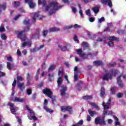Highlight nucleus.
<instances>
[{
  "instance_id": "nucleus-1",
  "label": "nucleus",
  "mask_w": 126,
  "mask_h": 126,
  "mask_svg": "<svg viewBox=\"0 0 126 126\" xmlns=\"http://www.w3.org/2000/svg\"><path fill=\"white\" fill-rule=\"evenodd\" d=\"M38 4H42L43 7H45V10L46 11H49V15H53V13L56 10H59L60 8L63 7L62 5H59V2L57 1H52L49 3L48 5H47V1L46 0H38Z\"/></svg>"
},
{
  "instance_id": "nucleus-2",
  "label": "nucleus",
  "mask_w": 126,
  "mask_h": 126,
  "mask_svg": "<svg viewBox=\"0 0 126 126\" xmlns=\"http://www.w3.org/2000/svg\"><path fill=\"white\" fill-rule=\"evenodd\" d=\"M113 115V111H108L104 110L102 114V119L97 117L94 120L95 125H99L100 126H106V122H105V116H112Z\"/></svg>"
},
{
  "instance_id": "nucleus-3",
  "label": "nucleus",
  "mask_w": 126,
  "mask_h": 126,
  "mask_svg": "<svg viewBox=\"0 0 126 126\" xmlns=\"http://www.w3.org/2000/svg\"><path fill=\"white\" fill-rule=\"evenodd\" d=\"M42 93L47 96L49 98H50V99H52V103L53 104V105H55V102H56V96L53 95L54 93L51 89L45 88L42 90Z\"/></svg>"
},
{
  "instance_id": "nucleus-4",
  "label": "nucleus",
  "mask_w": 126,
  "mask_h": 126,
  "mask_svg": "<svg viewBox=\"0 0 126 126\" xmlns=\"http://www.w3.org/2000/svg\"><path fill=\"white\" fill-rule=\"evenodd\" d=\"M30 31V28L27 27L24 31H22L21 32L16 31V34H17V36L22 41L25 42L26 41V39L27 37H26V35L25 34L26 32H29Z\"/></svg>"
},
{
  "instance_id": "nucleus-5",
  "label": "nucleus",
  "mask_w": 126,
  "mask_h": 126,
  "mask_svg": "<svg viewBox=\"0 0 126 126\" xmlns=\"http://www.w3.org/2000/svg\"><path fill=\"white\" fill-rule=\"evenodd\" d=\"M61 30L59 28H58L57 27H53L49 29L48 31L44 30L42 32V35L43 37H46L48 32L49 33H51V32H58V31H60Z\"/></svg>"
},
{
  "instance_id": "nucleus-6",
  "label": "nucleus",
  "mask_w": 126,
  "mask_h": 126,
  "mask_svg": "<svg viewBox=\"0 0 126 126\" xmlns=\"http://www.w3.org/2000/svg\"><path fill=\"white\" fill-rule=\"evenodd\" d=\"M61 111L62 112H63V113H64V112H68L69 114H72V108H71L70 106H62L61 107Z\"/></svg>"
},
{
  "instance_id": "nucleus-7",
  "label": "nucleus",
  "mask_w": 126,
  "mask_h": 126,
  "mask_svg": "<svg viewBox=\"0 0 126 126\" xmlns=\"http://www.w3.org/2000/svg\"><path fill=\"white\" fill-rule=\"evenodd\" d=\"M58 48H60V49L61 50V51H63V52H64L65 51H69L70 50V44H66L65 46H63L60 45H58Z\"/></svg>"
},
{
  "instance_id": "nucleus-8",
  "label": "nucleus",
  "mask_w": 126,
  "mask_h": 126,
  "mask_svg": "<svg viewBox=\"0 0 126 126\" xmlns=\"http://www.w3.org/2000/svg\"><path fill=\"white\" fill-rule=\"evenodd\" d=\"M100 2L102 3V4H108L109 7H113V3H112V0H101Z\"/></svg>"
},
{
  "instance_id": "nucleus-9",
  "label": "nucleus",
  "mask_w": 126,
  "mask_h": 126,
  "mask_svg": "<svg viewBox=\"0 0 126 126\" xmlns=\"http://www.w3.org/2000/svg\"><path fill=\"white\" fill-rule=\"evenodd\" d=\"M37 17H39V20H41L42 19L43 17H44V16H42V17H40V15L39 14V13H35L33 15V17L32 20V24H33V23H35V21H36V18Z\"/></svg>"
},
{
  "instance_id": "nucleus-10",
  "label": "nucleus",
  "mask_w": 126,
  "mask_h": 126,
  "mask_svg": "<svg viewBox=\"0 0 126 126\" xmlns=\"http://www.w3.org/2000/svg\"><path fill=\"white\" fill-rule=\"evenodd\" d=\"M61 88H63V89L61 90V96H64V95H66V92H65L67 90V88L66 86H64V85L61 86Z\"/></svg>"
},
{
  "instance_id": "nucleus-11",
  "label": "nucleus",
  "mask_w": 126,
  "mask_h": 126,
  "mask_svg": "<svg viewBox=\"0 0 126 126\" xmlns=\"http://www.w3.org/2000/svg\"><path fill=\"white\" fill-rule=\"evenodd\" d=\"M8 105L10 107V110L13 114V115H15L16 114V111H15V108H14V103L11 102L8 103Z\"/></svg>"
},
{
  "instance_id": "nucleus-12",
  "label": "nucleus",
  "mask_w": 126,
  "mask_h": 126,
  "mask_svg": "<svg viewBox=\"0 0 126 126\" xmlns=\"http://www.w3.org/2000/svg\"><path fill=\"white\" fill-rule=\"evenodd\" d=\"M25 3H28L30 8H34L35 7V3L33 2V0H25Z\"/></svg>"
},
{
  "instance_id": "nucleus-13",
  "label": "nucleus",
  "mask_w": 126,
  "mask_h": 126,
  "mask_svg": "<svg viewBox=\"0 0 126 126\" xmlns=\"http://www.w3.org/2000/svg\"><path fill=\"white\" fill-rule=\"evenodd\" d=\"M119 72V70L117 69H111L109 73L111 75V77L113 78V76H116Z\"/></svg>"
},
{
  "instance_id": "nucleus-14",
  "label": "nucleus",
  "mask_w": 126,
  "mask_h": 126,
  "mask_svg": "<svg viewBox=\"0 0 126 126\" xmlns=\"http://www.w3.org/2000/svg\"><path fill=\"white\" fill-rule=\"evenodd\" d=\"M112 78H113L112 77V75H111L110 73H107L104 74L102 77L103 80H106V81H108L109 79H112Z\"/></svg>"
},
{
  "instance_id": "nucleus-15",
  "label": "nucleus",
  "mask_w": 126,
  "mask_h": 126,
  "mask_svg": "<svg viewBox=\"0 0 126 126\" xmlns=\"http://www.w3.org/2000/svg\"><path fill=\"white\" fill-rule=\"evenodd\" d=\"M100 96L101 98H105V96H106V90H105V88L104 87H101L100 89Z\"/></svg>"
},
{
  "instance_id": "nucleus-16",
  "label": "nucleus",
  "mask_w": 126,
  "mask_h": 126,
  "mask_svg": "<svg viewBox=\"0 0 126 126\" xmlns=\"http://www.w3.org/2000/svg\"><path fill=\"white\" fill-rule=\"evenodd\" d=\"M13 102H18L19 103H23L25 102V99L24 98H21L20 97H16L14 99H12Z\"/></svg>"
},
{
  "instance_id": "nucleus-17",
  "label": "nucleus",
  "mask_w": 126,
  "mask_h": 126,
  "mask_svg": "<svg viewBox=\"0 0 126 126\" xmlns=\"http://www.w3.org/2000/svg\"><path fill=\"white\" fill-rule=\"evenodd\" d=\"M26 46L31 47V46H32V41H28L27 42H24L23 44H22L21 47H23V48H25Z\"/></svg>"
},
{
  "instance_id": "nucleus-18",
  "label": "nucleus",
  "mask_w": 126,
  "mask_h": 126,
  "mask_svg": "<svg viewBox=\"0 0 126 126\" xmlns=\"http://www.w3.org/2000/svg\"><path fill=\"white\" fill-rule=\"evenodd\" d=\"M17 86L18 88H19L20 90H21L22 92H23L24 89H25V84L24 83H19L17 84Z\"/></svg>"
},
{
  "instance_id": "nucleus-19",
  "label": "nucleus",
  "mask_w": 126,
  "mask_h": 126,
  "mask_svg": "<svg viewBox=\"0 0 126 126\" xmlns=\"http://www.w3.org/2000/svg\"><path fill=\"white\" fill-rule=\"evenodd\" d=\"M109 41H115V42H120V38L116 36H109L107 38Z\"/></svg>"
},
{
  "instance_id": "nucleus-20",
  "label": "nucleus",
  "mask_w": 126,
  "mask_h": 126,
  "mask_svg": "<svg viewBox=\"0 0 126 126\" xmlns=\"http://www.w3.org/2000/svg\"><path fill=\"white\" fill-rule=\"evenodd\" d=\"M6 9V3L4 2L2 4H0V13L2 12V10H5Z\"/></svg>"
},
{
  "instance_id": "nucleus-21",
  "label": "nucleus",
  "mask_w": 126,
  "mask_h": 126,
  "mask_svg": "<svg viewBox=\"0 0 126 126\" xmlns=\"http://www.w3.org/2000/svg\"><path fill=\"white\" fill-rule=\"evenodd\" d=\"M110 103H105V102H102V106H103L104 108V111H107V110H108V109H110Z\"/></svg>"
},
{
  "instance_id": "nucleus-22",
  "label": "nucleus",
  "mask_w": 126,
  "mask_h": 126,
  "mask_svg": "<svg viewBox=\"0 0 126 126\" xmlns=\"http://www.w3.org/2000/svg\"><path fill=\"white\" fill-rule=\"evenodd\" d=\"M77 53L78 55H79V56H80V57H81V58H83V57H85V54L82 53L83 51L81 49H78L77 50Z\"/></svg>"
},
{
  "instance_id": "nucleus-23",
  "label": "nucleus",
  "mask_w": 126,
  "mask_h": 126,
  "mask_svg": "<svg viewBox=\"0 0 126 126\" xmlns=\"http://www.w3.org/2000/svg\"><path fill=\"white\" fill-rule=\"evenodd\" d=\"M7 68L9 70H11V69H12V68H13V67H14V64H11L10 62H7Z\"/></svg>"
},
{
  "instance_id": "nucleus-24",
  "label": "nucleus",
  "mask_w": 126,
  "mask_h": 126,
  "mask_svg": "<svg viewBox=\"0 0 126 126\" xmlns=\"http://www.w3.org/2000/svg\"><path fill=\"white\" fill-rule=\"evenodd\" d=\"M88 113L90 115L91 117H94V115L97 114V112H96V111H93L91 109H88Z\"/></svg>"
},
{
  "instance_id": "nucleus-25",
  "label": "nucleus",
  "mask_w": 126,
  "mask_h": 126,
  "mask_svg": "<svg viewBox=\"0 0 126 126\" xmlns=\"http://www.w3.org/2000/svg\"><path fill=\"white\" fill-rule=\"evenodd\" d=\"M83 100H85L87 101V100H91L93 98V96L92 95H84L82 97Z\"/></svg>"
},
{
  "instance_id": "nucleus-26",
  "label": "nucleus",
  "mask_w": 126,
  "mask_h": 126,
  "mask_svg": "<svg viewBox=\"0 0 126 126\" xmlns=\"http://www.w3.org/2000/svg\"><path fill=\"white\" fill-rule=\"evenodd\" d=\"M93 63L95 65H97V66H100V65H102V64H103V62L101 61H94Z\"/></svg>"
},
{
  "instance_id": "nucleus-27",
  "label": "nucleus",
  "mask_w": 126,
  "mask_h": 126,
  "mask_svg": "<svg viewBox=\"0 0 126 126\" xmlns=\"http://www.w3.org/2000/svg\"><path fill=\"white\" fill-rule=\"evenodd\" d=\"M113 118H114V120H115V126H120L121 123H120V122H119V119L118 118H117V116L114 115Z\"/></svg>"
},
{
  "instance_id": "nucleus-28",
  "label": "nucleus",
  "mask_w": 126,
  "mask_h": 126,
  "mask_svg": "<svg viewBox=\"0 0 126 126\" xmlns=\"http://www.w3.org/2000/svg\"><path fill=\"white\" fill-rule=\"evenodd\" d=\"M57 83H58V87L59 88H60V86H61V85L62 84V83H63V78H62L61 77H59L57 80Z\"/></svg>"
},
{
  "instance_id": "nucleus-29",
  "label": "nucleus",
  "mask_w": 126,
  "mask_h": 126,
  "mask_svg": "<svg viewBox=\"0 0 126 126\" xmlns=\"http://www.w3.org/2000/svg\"><path fill=\"white\" fill-rule=\"evenodd\" d=\"M90 105H91L92 107H94V109H96L97 111H99V110H100V108L98 105H97V104H96V103L92 102L90 103Z\"/></svg>"
},
{
  "instance_id": "nucleus-30",
  "label": "nucleus",
  "mask_w": 126,
  "mask_h": 126,
  "mask_svg": "<svg viewBox=\"0 0 126 126\" xmlns=\"http://www.w3.org/2000/svg\"><path fill=\"white\" fill-rule=\"evenodd\" d=\"M82 84H83V82H82V81H80L77 84L76 87H77L78 90H81V89H82V88L80 87V85H82Z\"/></svg>"
},
{
  "instance_id": "nucleus-31",
  "label": "nucleus",
  "mask_w": 126,
  "mask_h": 126,
  "mask_svg": "<svg viewBox=\"0 0 126 126\" xmlns=\"http://www.w3.org/2000/svg\"><path fill=\"white\" fill-rule=\"evenodd\" d=\"M33 79V75L28 73L26 75V79L29 80H32Z\"/></svg>"
},
{
  "instance_id": "nucleus-32",
  "label": "nucleus",
  "mask_w": 126,
  "mask_h": 126,
  "mask_svg": "<svg viewBox=\"0 0 126 126\" xmlns=\"http://www.w3.org/2000/svg\"><path fill=\"white\" fill-rule=\"evenodd\" d=\"M92 10L94 11V13H95V14L98 13V12L100 11V9H99V7L97 6L93 7Z\"/></svg>"
},
{
  "instance_id": "nucleus-33",
  "label": "nucleus",
  "mask_w": 126,
  "mask_h": 126,
  "mask_svg": "<svg viewBox=\"0 0 126 126\" xmlns=\"http://www.w3.org/2000/svg\"><path fill=\"white\" fill-rule=\"evenodd\" d=\"M30 115L28 116L29 120H32L33 117L35 116V113L33 111H30Z\"/></svg>"
},
{
  "instance_id": "nucleus-34",
  "label": "nucleus",
  "mask_w": 126,
  "mask_h": 126,
  "mask_svg": "<svg viewBox=\"0 0 126 126\" xmlns=\"http://www.w3.org/2000/svg\"><path fill=\"white\" fill-rule=\"evenodd\" d=\"M44 109L48 113H53L54 112V111H53L52 109H51L50 108H48V107L47 106V105H44Z\"/></svg>"
},
{
  "instance_id": "nucleus-35",
  "label": "nucleus",
  "mask_w": 126,
  "mask_h": 126,
  "mask_svg": "<svg viewBox=\"0 0 126 126\" xmlns=\"http://www.w3.org/2000/svg\"><path fill=\"white\" fill-rule=\"evenodd\" d=\"M58 76L59 77L63 78V69H62L59 70Z\"/></svg>"
},
{
  "instance_id": "nucleus-36",
  "label": "nucleus",
  "mask_w": 126,
  "mask_h": 126,
  "mask_svg": "<svg viewBox=\"0 0 126 126\" xmlns=\"http://www.w3.org/2000/svg\"><path fill=\"white\" fill-rule=\"evenodd\" d=\"M56 69V65H51L50 66L49 68L48 69V72H50V71H52Z\"/></svg>"
},
{
  "instance_id": "nucleus-37",
  "label": "nucleus",
  "mask_w": 126,
  "mask_h": 126,
  "mask_svg": "<svg viewBox=\"0 0 126 126\" xmlns=\"http://www.w3.org/2000/svg\"><path fill=\"white\" fill-rule=\"evenodd\" d=\"M82 46L83 47L85 48L86 49H88V48H89V45L88 44V43L86 42H82Z\"/></svg>"
},
{
  "instance_id": "nucleus-38",
  "label": "nucleus",
  "mask_w": 126,
  "mask_h": 126,
  "mask_svg": "<svg viewBox=\"0 0 126 126\" xmlns=\"http://www.w3.org/2000/svg\"><path fill=\"white\" fill-rule=\"evenodd\" d=\"M82 125H83V120H80L75 125H73L71 126H82Z\"/></svg>"
},
{
  "instance_id": "nucleus-39",
  "label": "nucleus",
  "mask_w": 126,
  "mask_h": 126,
  "mask_svg": "<svg viewBox=\"0 0 126 126\" xmlns=\"http://www.w3.org/2000/svg\"><path fill=\"white\" fill-rule=\"evenodd\" d=\"M20 81H23V78L21 76H17V82L19 83Z\"/></svg>"
},
{
  "instance_id": "nucleus-40",
  "label": "nucleus",
  "mask_w": 126,
  "mask_h": 126,
  "mask_svg": "<svg viewBox=\"0 0 126 126\" xmlns=\"http://www.w3.org/2000/svg\"><path fill=\"white\" fill-rule=\"evenodd\" d=\"M40 34V32L37 31L36 33L34 34H32L31 36L32 39H33V38H36V37H39V35Z\"/></svg>"
},
{
  "instance_id": "nucleus-41",
  "label": "nucleus",
  "mask_w": 126,
  "mask_h": 126,
  "mask_svg": "<svg viewBox=\"0 0 126 126\" xmlns=\"http://www.w3.org/2000/svg\"><path fill=\"white\" fill-rule=\"evenodd\" d=\"M110 91H111V94L112 95H115L116 94V87H113L111 88V89H110Z\"/></svg>"
},
{
  "instance_id": "nucleus-42",
  "label": "nucleus",
  "mask_w": 126,
  "mask_h": 126,
  "mask_svg": "<svg viewBox=\"0 0 126 126\" xmlns=\"http://www.w3.org/2000/svg\"><path fill=\"white\" fill-rule=\"evenodd\" d=\"M118 33L119 35H123V34H126V31L124 30H120L118 31Z\"/></svg>"
},
{
  "instance_id": "nucleus-43",
  "label": "nucleus",
  "mask_w": 126,
  "mask_h": 126,
  "mask_svg": "<svg viewBox=\"0 0 126 126\" xmlns=\"http://www.w3.org/2000/svg\"><path fill=\"white\" fill-rule=\"evenodd\" d=\"M14 4L15 7H18V6H20V2H19L18 1H14Z\"/></svg>"
},
{
  "instance_id": "nucleus-44",
  "label": "nucleus",
  "mask_w": 126,
  "mask_h": 126,
  "mask_svg": "<svg viewBox=\"0 0 126 126\" xmlns=\"http://www.w3.org/2000/svg\"><path fill=\"white\" fill-rule=\"evenodd\" d=\"M30 21L29 20H27L26 19H25V20H24L23 23V24H24V25H29Z\"/></svg>"
},
{
  "instance_id": "nucleus-45",
  "label": "nucleus",
  "mask_w": 126,
  "mask_h": 126,
  "mask_svg": "<svg viewBox=\"0 0 126 126\" xmlns=\"http://www.w3.org/2000/svg\"><path fill=\"white\" fill-rule=\"evenodd\" d=\"M108 45L109 46V47H114L115 44L113 42L109 41L108 42Z\"/></svg>"
},
{
  "instance_id": "nucleus-46",
  "label": "nucleus",
  "mask_w": 126,
  "mask_h": 126,
  "mask_svg": "<svg viewBox=\"0 0 126 126\" xmlns=\"http://www.w3.org/2000/svg\"><path fill=\"white\" fill-rule=\"evenodd\" d=\"M5 31V29H4V27L1 25L0 27V32H4Z\"/></svg>"
},
{
  "instance_id": "nucleus-47",
  "label": "nucleus",
  "mask_w": 126,
  "mask_h": 126,
  "mask_svg": "<svg viewBox=\"0 0 126 126\" xmlns=\"http://www.w3.org/2000/svg\"><path fill=\"white\" fill-rule=\"evenodd\" d=\"M73 27V25H71L70 26H68L67 27H65L64 29V30H67L68 29H71Z\"/></svg>"
},
{
  "instance_id": "nucleus-48",
  "label": "nucleus",
  "mask_w": 126,
  "mask_h": 126,
  "mask_svg": "<svg viewBox=\"0 0 126 126\" xmlns=\"http://www.w3.org/2000/svg\"><path fill=\"white\" fill-rule=\"evenodd\" d=\"M27 94H28V95H31V94H32V90L30 89H27Z\"/></svg>"
},
{
  "instance_id": "nucleus-49",
  "label": "nucleus",
  "mask_w": 126,
  "mask_h": 126,
  "mask_svg": "<svg viewBox=\"0 0 126 126\" xmlns=\"http://www.w3.org/2000/svg\"><path fill=\"white\" fill-rule=\"evenodd\" d=\"M105 21V18L104 17H102L98 20V23H102V22Z\"/></svg>"
},
{
  "instance_id": "nucleus-50",
  "label": "nucleus",
  "mask_w": 126,
  "mask_h": 126,
  "mask_svg": "<svg viewBox=\"0 0 126 126\" xmlns=\"http://www.w3.org/2000/svg\"><path fill=\"white\" fill-rule=\"evenodd\" d=\"M86 14L88 16H90L91 15V12L90 11V9H88L86 11Z\"/></svg>"
},
{
  "instance_id": "nucleus-51",
  "label": "nucleus",
  "mask_w": 126,
  "mask_h": 126,
  "mask_svg": "<svg viewBox=\"0 0 126 126\" xmlns=\"http://www.w3.org/2000/svg\"><path fill=\"white\" fill-rule=\"evenodd\" d=\"M12 88H15V86H16V79H14V81L12 84Z\"/></svg>"
},
{
  "instance_id": "nucleus-52",
  "label": "nucleus",
  "mask_w": 126,
  "mask_h": 126,
  "mask_svg": "<svg viewBox=\"0 0 126 126\" xmlns=\"http://www.w3.org/2000/svg\"><path fill=\"white\" fill-rule=\"evenodd\" d=\"M16 118L17 119V122H18L19 125L22 124V121L21 120V119L19 118L18 116H16Z\"/></svg>"
},
{
  "instance_id": "nucleus-53",
  "label": "nucleus",
  "mask_w": 126,
  "mask_h": 126,
  "mask_svg": "<svg viewBox=\"0 0 126 126\" xmlns=\"http://www.w3.org/2000/svg\"><path fill=\"white\" fill-rule=\"evenodd\" d=\"M1 38L2 40H6V35H5V34L3 33L1 35Z\"/></svg>"
},
{
  "instance_id": "nucleus-54",
  "label": "nucleus",
  "mask_w": 126,
  "mask_h": 126,
  "mask_svg": "<svg viewBox=\"0 0 126 126\" xmlns=\"http://www.w3.org/2000/svg\"><path fill=\"white\" fill-rule=\"evenodd\" d=\"M7 61H8V62H10L11 63H12V62H13V61L12 60V57H11V56H9L7 57Z\"/></svg>"
},
{
  "instance_id": "nucleus-55",
  "label": "nucleus",
  "mask_w": 126,
  "mask_h": 126,
  "mask_svg": "<svg viewBox=\"0 0 126 126\" xmlns=\"http://www.w3.org/2000/svg\"><path fill=\"white\" fill-rule=\"evenodd\" d=\"M109 65L111 67L113 66H116L117 65V63L116 62H114L113 63H108Z\"/></svg>"
},
{
  "instance_id": "nucleus-56",
  "label": "nucleus",
  "mask_w": 126,
  "mask_h": 126,
  "mask_svg": "<svg viewBox=\"0 0 126 126\" xmlns=\"http://www.w3.org/2000/svg\"><path fill=\"white\" fill-rule=\"evenodd\" d=\"M71 8H72V10L74 13H76L77 11V10H76V8L73 6H71Z\"/></svg>"
},
{
  "instance_id": "nucleus-57",
  "label": "nucleus",
  "mask_w": 126,
  "mask_h": 126,
  "mask_svg": "<svg viewBox=\"0 0 126 126\" xmlns=\"http://www.w3.org/2000/svg\"><path fill=\"white\" fill-rule=\"evenodd\" d=\"M17 55L19 57H21V56H22L21 52H20V50H19V49H18L17 51Z\"/></svg>"
},
{
  "instance_id": "nucleus-58",
  "label": "nucleus",
  "mask_w": 126,
  "mask_h": 126,
  "mask_svg": "<svg viewBox=\"0 0 126 126\" xmlns=\"http://www.w3.org/2000/svg\"><path fill=\"white\" fill-rule=\"evenodd\" d=\"M123 94H121V93H119L117 96V98H122L123 97Z\"/></svg>"
},
{
  "instance_id": "nucleus-59",
  "label": "nucleus",
  "mask_w": 126,
  "mask_h": 126,
  "mask_svg": "<svg viewBox=\"0 0 126 126\" xmlns=\"http://www.w3.org/2000/svg\"><path fill=\"white\" fill-rule=\"evenodd\" d=\"M44 86V83L43 82H41L39 85H38V88H41V87H43Z\"/></svg>"
},
{
  "instance_id": "nucleus-60",
  "label": "nucleus",
  "mask_w": 126,
  "mask_h": 126,
  "mask_svg": "<svg viewBox=\"0 0 126 126\" xmlns=\"http://www.w3.org/2000/svg\"><path fill=\"white\" fill-rule=\"evenodd\" d=\"M36 96H37V94L34 93L32 96V99H33V100H35L36 99Z\"/></svg>"
},
{
  "instance_id": "nucleus-61",
  "label": "nucleus",
  "mask_w": 126,
  "mask_h": 126,
  "mask_svg": "<svg viewBox=\"0 0 126 126\" xmlns=\"http://www.w3.org/2000/svg\"><path fill=\"white\" fill-rule=\"evenodd\" d=\"M89 21L90 22H94L95 21V18H94L93 17H91L89 19Z\"/></svg>"
},
{
  "instance_id": "nucleus-62",
  "label": "nucleus",
  "mask_w": 126,
  "mask_h": 126,
  "mask_svg": "<svg viewBox=\"0 0 126 126\" xmlns=\"http://www.w3.org/2000/svg\"><path fill=\"white\" fill-rule=\"evenodd\" d=\"M27 86H30V85L31 84V82H30V81L31 80H27Z\"/></svg>"
},
{
  "instance_id": "nucleus-63",
  "label": "nucleus",
  "mask_w": 126,
  "mask_h": 126,
  "mask_svg": "<svg viewBox=\"0 0 126 126\" xmlns=\"http://www.w3.org/2000/svg\"><path fill=\"white\" fill-rule=\"evenodd\" d=\"M20 16H21L20 14L16 15L14 18V20H17V19H18L19 17H20Z\"/></svg>"
},
{
  "instance_id": "nucleus-64",
  "label": "nucleus",
  "mask_w": 126,
  "mask_h": 126,
  "mask_svg": "<svg viewBox=\"0 0 126 126\" xmlns=\"http://www.w3.org/2000/svg\"><path fill=\"white\" fill-rule=\"evenodd\" d=\"M87 121L88 122H90V121H91V117L90 116V115H88L87 117Z\"/></svg>"
}]
</instances>
